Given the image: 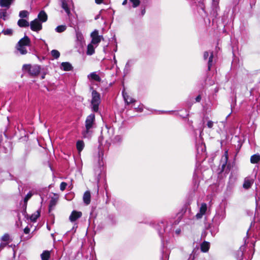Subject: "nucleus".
<instances>
[{
	"label": "nucleus",
	"mask_w": 260,
	"mask_h": 260,
	"mask_svg": "<svg viewBox=\"0 0 260 260\" xmlns=\"http://www.w3.org/2000/svg\"><path fill=\"white\" fill-rule=\"evenodd\" d=\"M253 182L252 180H249V179H245L244 183L243 184V187L245 189H249L251 187L252 184H253Z\"/></svg>",
	"instance_id": "2eb2a0df"
},
{
	"label": "nucleus",
	"mask_w": 260,
	"mask_h": 260,
	"mask_svg": "<svg viewBox=\"0 0 260 260\" xmlns=\"http://www.w3.org/2000/svg\"><path fill=\"white\" fill-rule=\"evenodd\" d=\"M61 68L64 70L66 71H71L72 69V65L67 62H62L61 63Z\"/></svg>",
	"instance_id": "dca6fc26"
},
{
	"label": "nucleus",
	"mask_w": 260,
	"mask_h": 260,
	"mask_svg": "<svg viewBox=\"0 0 260 260\" xmlns=\"http://www.w3.org/2000/svg\"><path fill=\"white\" fill-rule=\"evenodd\" d=\"M77 38L79 39V38H82V35L81 34V33H80V32H77Z\"/></svg>",
	"instance_id": "c03bdc74"
},
{
	"label": "nucleus",
	"mask_w": 260,
	"mask_h": 260,
	"mask_svg": "<svg viewBox=\"0 0 260 260\" xmlns=\"http://www.w3.org/2000/svg\"><path fill=\"white\" fill-rule=\"evenodd\" d=\"M51 53L52 56H53L55 58H58L60 55L59 52L56 50H52Z\"/></svg>",
	"instance_id": "7c9ffc66"
},
{
	"label": "nucleus",
	"mask_w": 260,
	"mask_h": 260,
	"mask_svg": "<svg viewBox=\"0 0 260 260\" xmlns=\"http://www.w3.org/2000/svg\"><path fill=\"white\" fill-rule=\"evenodd\" d=\"M23 69L27 71L32 76H36L40 72V67L37 65L31 66L29 64H24L23 66Z\"/></svg>",
	"instance_id": "7ed1b4c3"
},
{
	"label": "nucleus",
	"mask_w": 260,
	"mask_h": 260,
	"mask_svg": "<svg viewBox=\"0 0 260 260\" xmlns=\"http://www.w3.org/2000/svg\"><path fill=\"white\" fill-rule=\"evenodd\" d=\"M134 109L136 112H142L143 111V105L140 104L137 107H135Z\"/></svg>",
	"instance_id": "2f4dec72"
},
{
	"label": "nucleus",
	"mask_w": 260,
	"mask_h": 260,
	"mask_svg": "<svg viewBox=\"0 0 260 260\" xmlns=\"http://www.w3.org/2000/svg\"><path fill=\"white\" fill-rule=\"evenodd\" d=\"M207 209V205L206 203H202L200 209V212L202 214H205Z\"/></svg>",
	"instance_id": "a878e982"
},
{
	"label": "nucleus",
	"mask_w": 260,
	"mask_h": 260,
	"mask_svg": "<svg viewBox=\"0 0 260 260\" xmlns=\"http://www.w3.org/2000/svg\"><path fill=\"white\" fill-rule=\"evenodd\" d=\"M67 26L65 25H59L55 28V30L57 32H62L66 30Z\"/></svg>",
	"instance_id": "393cba45"
},
{
	"label": "nucleus",
	"mask_w": 260,
	"mask_h": 260,
	"mask_svg": "<svg viewBox=\"0 0 260 260\" xmlns=\"http://www.w3.org/2000/svg\"><path fill=\"white\" fill-rule=\"evenodd\" d=\"M30 28L33 31H38L42 29V22L38 19H35L30 23Z\"/></svg>",
	"instance_id": "39448f33"
},
{
	"label": "nucleus",
	"mask_w": 260,
	"mask_h": 260,
	"mask_svg": "<svg viewBox=\"0 0 260 260\" xmlns=\"http://www.w3.org/2000/svg\"><path fill=\"white\" fill-rule=\"evenodd\" d=\"M41 258L42 260H48L50 256V253L49 251H44L41 254Z\"/></svg>",
	"instance_id": "6ab92c4d"
},
{
	"label": "nucleus",
	"mask_w": 260,
	"mask_h": 260,
	"mask_svg": "<svg viewBox=\"0 0 260 260\" xmlns=\"http://www.w3.org/2000/svg\"><path fill=\"white\" fill-rule=\"evenodd\" d=\"M61 7L63 9H64L65 12L68 15L70 14L71 12L70 8L69 7V5L67 4L65 0H62L61 3Z\"/></svg>",
	"instance_id": "f8f14e48"
},
{
	"label": "nucleus",
	"mask_w": 260,
	"mask_h": 260,
	"mask_svg": "<svg viewBox=\"0 0 260 260\" xmlns=\"http://www.w3.org/2000/svg\"><path fill=\"white\" fill-rule=\"evenodd\" d=\"M91 195L89 191H86L84 193L83 200L86 205H89L90 203Z\"/></svg>",
	"instance_id": "1a4fd4ad"
},
{
	"label": "nucleus",
	"mask_w": 260,
	"mask_h": 260,
	"mask_svg": "<svg viewBox=\"0 0 260 260\" xmlns=\"http://www.w3.org/2000/svg\"><path fill=\"white\" fill-rule=\"evenodd\" d=\"M40 212L38 210L37 211L30 216V220L32 221H36L37 219L40 216Z\"/></svg>",
	"instance_id": "412c9836"
},
{
	"label": "nucleus",
	"mask_w": 260,
	"mask_h": 260,
	"mask_svg": "<svg viewBox=\"0 0 260 260\" xmlns=\"http://www.w3.org/2000/svg\"><path fill=\"white\" fill-rule=\"evenodd\" d=\"M209 56V53L208 51H205L204 53V59H207Z\"/></svg>",
	"instance_id": "a19ab883"
},
{
	"label": "nucleus",
	"mask_w": 260,
	"mask_h": 260,
	"mask_svg": "<svg viewBox=\"0 0 260 260\" xmlns=\"http://www.w3.org/2000/svg\"><path fill=\"white\" fill-rule=\"evenodd\" d=\"M228 160V151H226L225 152V160H224V162L221 165V172H223L224 171V169L227 164Z\"/></svg>",
	"instance_id": "5701e85b"
},
{
	"label": "nucleus",
	"mask_w": 260,
	"mask_h": 260,
	"mask_svg": "<svg viewBox=\"0 0 260 260\" xmlns=\"http://www.w3.org/2000/svg\"><path fill=\"white\" fill-rule=\"evenodd\" d=\"M210 248V243L207 241H204L201 244V250L203 252H207Z\"/></svg>",
	"instance_id": "9d476101"
},
{
	"label": "nucleus",
	"mask_w": 260,
	"mask_h": 260,
	"mask_svg": "<svg viewBox=\"0 0 260 260\" xmlns=\"http://www.w3.org/2000/svg\"><path fill=\"white\" fill-rule=\"evenodd\" d=\"M2 33H3L5 35L11 36L13 34V30L11 28H7L6 29H4L2 31Z\"/></svg>",
	"instance_id": "c756f323"
},
{
	"label": "nucleus",
	"mask_w": 260,
	"mask_h": 260,
	"mask_svg": "<svg viewBox=\"0 0 260 260\" xmlns=\"http://www.w3.org/2000/svg\"><path fill=\"white\" fill-rule=\"evenodd\" d=\"M58 201V199L57 198H52L49 204V209L50 210L51 208H53L56 204Z\"/></svg>",
	"instance_id": "b1692460"
},
{
	"label": "nucleus",
	"mask_w": 260,
	"mask_h": 260,
	"mask_svg": "<svg viewBox=\"0 0 260 260\" xmlns=\"http://www.w3.org/2000/svg\"><path fill=\"white\" fill-rule=\"evenodd\" d=\"M37 19L41 22H45L47 20V15L44 11H42L39 13Z\"/></svg>",
	"instance_id": "9b49d317"
},
{
	"label": "nucleus",
	"mask_w": 260,
	"mask_h": 260,
	"mask_svg": "<svg viewBox=\"0 0 260 260\" xmlns=\"http://www.w3.org/2000/svg\"><path fill=\"white\" fill-rule=\"evenodd\" d=\"M28 12L27 11H21L19 13V16L21 18H25L28 15Z\"/></svg>",
	"instance_id": "473e14b6"
},
{
	"label": "nucleus",
	"mask_w": 260,
	"mask_h": 260,
	"mask_svg": "<svg viewBox=\"0 0 260 260\" xmlns=\"http://www.w3.org/2000/svg\"><path fill=\"white\" fill-rule=\"evenodd\" d=\"M103 0H95V3L97 4H100L103 2Z\"/></svg>",
	"instance_id": "a18cd8bd"
},
{
	"label": "nucleus",
	"mask_w": 260,
	"mask_h": 260,
	"mask_svg": "<svg viewBox=\"0 0 260 260\" xmlns=\"http://www.w3.org/2000/svg\"><path fill=\"white\" fill-rule=\"evenodd\" d=\"M204 215V214H202L201 212H199L197 213L196 215V217L197 219H200L202 217L203 215Z\"/></svg>",
	"instance_id": "ea45409f"
},
{
	"label": "nucleus",
	"mask_w": 260,
	"mask_h": 260,
	"mask_svg": "<svg viewBox=\"0 0 260 260\" xmlns=\"http://www.w3.org/2000/svg\"><path fill=\"white\" fill-rule=\"evenodd\" d=\"M7 17V12L5 10H0V17L6 20Z\"/></svg>",
	"instance_id": "c85d7f7f"
},
{
	"label": "nucleus",
	"mask_w": 260,
	"mask_h": 260,
	"mask_svg": "<svg viewBox=\"0 0 260 260\" xmlns=\"http://www.w3.org/2000/svg\"><path fill=\"white\" fill-rule=\"evenodd\" d=\"M67 186V183L64 182H61L60 185V189L61 191H63L66 189Z\"/></svg>",
	"instance_id": "e433bc0d"
},
{
	"label": "nucleus",
	"mask_w": 260,
	"mask_h": 260,
	"mask_svg": "<svg viewBox=\"0 0 260 260\" xmlns=\"http://www.w3.org/2000/svg\"><path fill=\"white\" fill-rule=\"evenodd\" d=\"M25 47L26 46H21V45H17L16 48L21 54H25L27 53V50L25 49Z\"/></svg>",
	"instance_id": "aec40b11"
},
{
	"label": "nucleus",
	"mask_w": 260,
	"mask_h": 260,
	"mask_svg": "<svg viewBox=\"0 0 260 260\" xmlns=\"http://www.w3.org/2000/svg\"><path fill=\"white\" fill-rule=\"evenodd\" d=\"M90 37L91 38V43L94 44L95 46V47H97L101 40L103 39V36L99 35V30L96 29L91 33Z\"/></svg>",
	"instance_id": "20e7f679"
},
{
	"label": "nucleus",
	"mask_w": 260,
	"mask_h": 260,
	"mask_svg": "<svg viewBox=\"0 0 260 260\" xmlns=\"http://www.w3.org/2000/svg\"><path fill=\"white\" fill-rule=\"evenodd\" d=\"M30 40L28 37L25 36L21 39L18 42L17 45H21V46H27L30 45Z\"/></svg>",
	"instance_id": "0eeeda50"
},
{
	"label": "nucleus",
	"mask_w": 260,
	"mask_h": 260,
	"mask_svg": "<svg viewBox=\"0 0 260 260\" xmlns=\"http://www.w3.org/2000/svg\"><path fill=\"white\" fill-rule=\"evenodd\" d=\"M202 97L200 94L198 95L195 99L196 102H200L201 100Z\"/></svg>",
	"instance_id": "79ce46f5"
},
{
	"label": "nucleus",
	"mask_w": 260,
	"mask_h": 260,
	"mask_svg": "<svg viewBox=\"0 0 260 260\" xmlns=\"http://www.w3.org/2000/svg\"><path fill=\"white\" fill-rule=\"evenodd\" d=\"M18 25L21 27H27L29 26V22L25 19H21L18 21Z\"/></svg>",
	"instance_id": "f3484780"
},
{
	"label": "nucleus",
	"mask_w": 260,
	"mask_h": 260,
	"mask_svg": "<svg viewBox=\"0 0 260 260\" xmlns=\"http://www.w3.org/2000/svg\"><path fill=\"white\" fill-rule=\"evenodd\" d=\"M24 232L25 233V234H28L29 232V229L28 228H25L24 229Z\"/></svg>",
	"instance_id": "37998d69"
},
{
	"label": "nucleus",
	"mask_w": 260,
	"mask_h": 260,
	"mask_svg": "<svg viewBox=\"0 0 260 260\" xmlns=\"http://www.w3.org/2000/svg\"><path fill=\"white\" fill-rule=\"evenodd\" d=\"M88 78L91 80L96 81H100L101 78L99 76L96 74L95 73H92L88 75Z\"/></svg>",
	"instance_id": "a211bd4d"
},
{
	"label": "nucleus",
	"mask_w": 260,
	"mask_h": 260,
	"mask_svg": "<svg viewBox=\"0 0 260 260\" xmlns=\"http://www.w3.org/2000/svg\"><path fill=\"white\" fill-rule=\"evenodd\" d=\"M127 0H124L123 3H122V5H125L127 4Z\"/></svg>",
	"instance_id": "49530a36"
},
{
	"label": "nucleus",
	"mask_w": 260,
	"mask_h": 260,
	"mask_svg": "<svg viewBox=\"0 0 260 260\" xmlns=\"http://www.w3.org/2000/svg\"><path fill=\"white\" fill-rule=\"evenodd\" d=\"M260 161V155L253 154L250 157V162L252 164H257Z\"/></svg>",
	"instance_id": "4468645a"
},
{
	"label": "nucleus",
	"mask_w": 260,
	"mask_h": 260,
	"mask_svg": "<svg viewBox=\"0 0 260 260\" xmlns=\"http://www.w3.org/2000/svg\"><path fill=\"white\" fill-rule=\"evenodd\" d=\"M82 215V213L81 212H78L76 211H73L71 215L70 216L69 219L71 221L73 222L76 221L77 219L80 218Z\"/></svg>",
	"instance_id": "423d86ee"
},
{
	"label": "nucleus",
	"mask_w": 260,
	"mask_h": 260,
	"mask_svg": "<svg viewBox=\"0 0 260 260\" xmlns=\"http://www.w3.org/2000/svg\"><path fill=\"white\" fill-rule=\"evenodd\" d=\"M10 240V237L9 235L7 234H5L2 237V240L4 241V242H6V243L8 242L9 240Z\"/></svg>",
	"instance_id": "f704fd0d"
},
{
	"label": "nucleus",
	"mask_w": 260,
	"mask_h": 260,
	"mask_svg": "<svg viewBox=\"0 0 260 260\" xmlns=\"http://www.w3.org/2000/svg\"><path fill=\"white\" fill-rule=\"evenodd\" d=\"M94 44L92 43H90L87 46V54L88 55H91L94 53V48L95 47L93 46Z\"/></svg>",
	"instance_id": "ddd939ff"
},
{
	"label": "nucleus",
	"mask_w": 260,
	"mask_h": 260,
	"mask_svg": "<svg viewBox=\"0 0 260 260\" xmlns=\"http://www.w3.org/2000/svg\"><path fill=\"white\" fill-rule=\"evenodd\" d=\"M91 96V108L94 112H96L99 110V106L101 103V96L100 93L94 90L92 91Z\"/></svg>",
	"instance_id": "f03ea898"
},
{
	"label": "nucleus",
	"mask_w": 260,
	"mask_h": 260,
	"mask_svg": "<svg viewBox=\"0 0 260 260\" xmlns=\"http://www.w3.org/2000/svg\"><path fill=\"white\" fill-rule=\"evenodd\" d=\"M44 78H45V75H43V76H42V79H44Z\"/></svg>",
	"instance_id": "8fccbe9b"
},
{
	"label": "nucleus",
	"mask_w": 260,
	"mask_h": 260,
	"mask_svg": "<svg viewBox=\"0 0 260 260\" xmlns=\"http://www.w3.org/2000/svg\"><path fill=\"white\" fill-rule=\"evenodd\" d=\"M213 52L211 53L210 56L209 58V60L208 62V69L209 71L211 70V68L212 66V62L213 61Z\"/></svg>",
	"instance_id": "bb28decb"
},
{
	"label": "nucleus",
	"mask_w": 260,
	"mask_h": 260,
	"mask_svg": "<svg viewBox=\"0 0 260 260\" xmlns=\"http://www.w3.org/2000/svg\"><path fill=\"white\" fill-rule=\"evenodd\" d=\"M131 104H132L133 103L135 102V100L134 99H131Z\"/></svg>",
	"instance_id": "de8ad7c7"
},
{
	"label": "nucleus",
	"mask_w": 260,
	"mask_h": 260,
	"mask_svg": "<svg viewBox=\"0 0 260 260\" xmlns=\"http://www.w3.org/2000/svg\"><path fill=\"white\" fill-rule=\"evenodd\" d=\"M32 194L31 192H28L24 199V202L26 205L28 200L31 197Z\"/></svg>",
	"instance_id": "72a5a7b5"
},
{
	"label": "nucleus",
	"mask_w": 260,
	"mask_h": 260,
	"mask_svg": "<svg viewBox=\"0 0 260 260\" xmlns=\"http://www.w3.org/2000/svg\"><path fill=\"white\" fill-rule=\"evenodd\" d=\"M122 95H123V99L125 101V103L127 104V105H128L129 104V102H128V99H129V95H128V93H126L124 91V90H123L122 91Z\"/></svg>",
	"instance_id": "cd10ccee"
},
{
	"label": "nucleus",
	"mask_w": 260,
	"mask_h": 260,
	"mask_svg": "<svg viewBox=\"0 0 260 260\" xmlns=\"http://www.w3.org/2000/svg\"><path fill=\"white\" fill-rule=\"evenodd\" d=\"M15 0H0V6L2 7L9 8Z\"/></svg>",
	"instance_id": "6e6552de"
},
{
	"label": "nucleus",
	"mask_w": 260,
	"mask_h": 260,
	"mask_svg": "<svg viewBox=\"0 0 260 260\" xmlns=\"http://www.w3.org/2000/svg\"><path fill=\"white\" fill-rule=\"evenodd\" d=\"M95 115L91 114L86 118L85 127L82 132V135L84 138H89L93 133V129L95 125Z\"/></svg>",
	"instance_id": "f257e3e1"
},
{
	"label": "nucleus",
	"mask_w": 260,
	"mask_h": 260,
	"mask_svg": "<svg viewBox=\"0 0 260 260\" xmlns=\"http://www.w3.org/2000/svg\"><path fill=\"white\" fill-rule=\"evenodd\" d=\"M131 3L133 4V6L135 8L140 5V0H131Z\"/></svg>",
	"instance_id": "c9c22d12"
},
{
	"label": "nucleus",
	"mask_w": 260,
	"mask_h": 260,
	"mask_svg": "<svg viewBox=\"0 0 260 260\" xmlns=\"http://www.w3.org/2000/svg\"><path fill=\"white\" fill-rule=\"evenodd\" d=\"M77 149L79 152H80L84 147V144L82 141H79L77 143Z\"/></svg>",
	"instance_id": "4be33fe9"
},
{
	"label": "nucleus",
	"mask_w": 260,
	"mask_h": 260,
	"mask_svg": "<svg viewBox=\"0 0 260 260\" xmlns=\"http://www.w3.org/2000/svg\"><path fill=\"white\" fill-rule=\"evenodd\" d=\"M145 13V9L142 10V14L144 15Z\"/></svg>",
	"instance_id": "09e8293b"
},
{
	"label": "nucleus",
	"mask_w": 260,
	"mask_h": 260,
	"mask_svg": "<svg viewBox=\"0 0 260 260\" xmlns=\"http://www.w3.org/2000/svg\"><path fill=\"white\" fill-rule=\"evenodd\" d=\"M8 244V242L7 243H2L0 244V250H1L2 249H3L7 244Z\"/></svg>",
	"instance_id": "58836bf2"
},
{
	"label": "nucleus",
	"mask_w": 260,
	"mask_h": 260,
	"mask_svg": "<svg viewBox=\"0 0 260 260\" xmlns=\"http://www.w3.org/2000/svg\"><path fill=\"white\" fill-rule=\"evenodd\" d=\"M207 125L208 128H212L213 126V122L211 120H209L207 122Z\"/></svg>",
	"instance_id": "4c0bfd02"
}]
</instances>
